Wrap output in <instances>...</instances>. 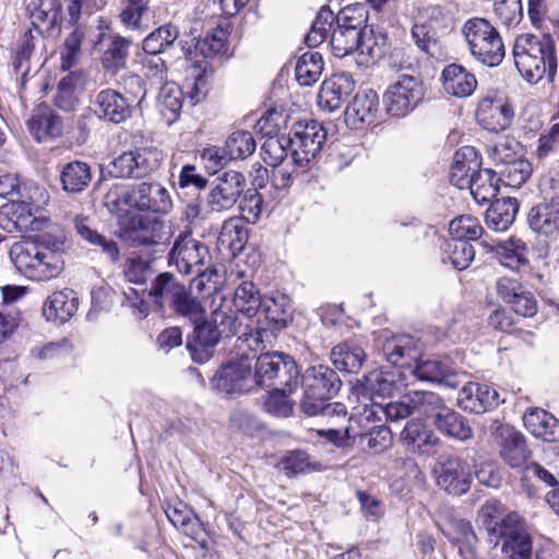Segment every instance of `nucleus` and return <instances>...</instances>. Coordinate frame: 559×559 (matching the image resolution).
<instances>
[{
	"mask_svg": "<svg viewBox=\"0 0 559 559\" xmlns=\"http://www.w3.org/2000/svg\"><path fill=\"white\" fill-rule=\"evenodd\" d=\"M411 402L413 405V413L425 416L431 419L435 425L439 415L448 406L443 399L435 392L430 391H414L411 393Z\"/></svg>",
	"mask_w": 559,
	"mask_h": 559,
	"instance_id": "obj_40",
	"label": "nucleus"
},
{
	"mask_svg": "<svg viewBox=\"0 0 559 559\" xmlns=\"http://www.w3.org/2000/svg\"><path fill=\"white\" fill-rule=\"evenodd\" d=\"M364 389L371 395L388 396L395 390V376L383 370H373L365 376Z\"/></svg>",
	"mask_w": 559,
	"mask_h": 559,
	"instance_id": "obj_56",
	"label": "nucleus"
},
{
	"mask_svg": "<svg viewBox=\"0 0 559 559\" xmlns=\"http://www.w3.org/2000/svg\"><path fill=\"white\" fill-rule=\"evenodd\" d=\"M229 25H218L209 33L201 44V50L206 57L223 56L228 51Z\"/></svg>",
	"mask_w": 559,
	"mask_h": 559,
	"instance_id": "obj_57",
	"label": "nucleus"
},
{
	"mask_svg": "<svg viewBox=\"0 0 559 559\" xmlns=\"http://www.w3.org/2000/svg\"><path fill=\"white\" fill-rule=\"evenodd\" d=\"M298 376V368L290 356L266 353L257 359L253 382L262 388L293 392Z\"/></svg>",
	"mask_w": 559,
	"mask_h": 559,
	"instance_id": "obj_7",
	"label": "nucleus"
},
{
	"mask_svg": "<svg viewBox=\"0 0 559 559\" xmlns=\"http://www.w3.org/2000/svg\"><path fill=\"white\" fill-rule=\"evenodd\" d=\"M492 11L497 22L508 28L515 27L523 19L522 0H495Z\"/></svg>",
	"mask_w": 559,
	"mask_h": 559,
	"instance_id": "obj_53",
	"label": "nucleus"
},
{
	"mask_svg": "<svg viewBox=\"0 0 559 559\" xmlns=\"http://www.w3.org/2000/svg\"><path fill=\"white\" fill-rule=\"evenodd\" d=\"M449 233L452 239L461 241L476 240L483 234L479 221L472 215H462L451 221Z\"/></svg>",
	"mask_w": 559,
	"mask_h": 559,
	"instance_id": "obj_55",
	"label": "nucleus"
},
{
	"mask_svg": "<svg viewBox=\"0 0 559 559\" xmlns=\"http://www.w3.org/2000/svg\"><path fill=\"white\" fill-rule=\"evenodd\" d=\"M433 473L438 487L450 495H464L471 487V466L460 456H440L435 464Z\"/></svg>",
	"mask_w": 559,
	"mask_h": 559,
	"instance_id": "obj_12",
	"label": "nucleus"
},
{
	"mask_svg": "<svg viewBox=\"0 0 559 559\" xmlns=\"http://www.w3.org/2000/svg\"><path fill=\"white\" fill-rule=\"evenodd\" d=\"M261 152L263 160L275 168L286 159L288 152L292 155V141L288 135L271 136L264 141Z\"/></svg>",
	"mask_w": 559,
	"mask_h": 559,
	"instance_id": "obj_52",
	"label": "nucleus"
},
{
	"mask_svg": "<svg viewBox=\"0 0 559 559\" xmlns=\"http://www.w3.org/2000/svg\"><path fill=\"white\" fill-rule=\"evenodd\" d=\"M222 245L228 246L233 251L240 250L248 239V230L241 218L230 217L222 226L218 237Z\"/></svg>",
	"mask_w": 559,
	"mask_h": 559,
	"instance_id": "obj_54",
	"label": "nucleus"
},
{
	"mask_svg": "<svg viewBox=\"0 0 559 559\" xmlns=\"http://www.w3.org/2000/svg\"><path fill=\"white\" fill-rule=\"evenodd\" d=\"M157 105L168 124L179 116L183 105V93L174 82H166L159 90Z\"/></svg>",
	"mask_w": 559,
	"mask_h": 559,
	"instance_id": "obj_39",
	"label": "nucleus"
},
{
	"mask_svg": "<svg viewBox=\"0 0 559 559\" xmlns=\"http://www.w3.org/2000/svg\"><path fill=\"white\" fill-rule=\"evenodd\" d=\"M527 221L531 229L537 234H559V204L543 203L532 207Z\"/></svg>",
	"mask_w": 559,
	"mask_h": 559,
	"instance_id": "obj_30",
	"label": "nucleus"
},
{
	"mask_svg": "<svg viewBox=\"0 0 559 559\" xmlns=\"http://www.w3.org/2000/svg\"><path fill=\"white\" fill-rule=\"evenodd\" d=\"M323 58L319 52L309 51L299 57L295 68L297 82L311 86L319 81L323 71Z\"/></svg>",
	"mask_w": 559,
	"mask_h": 559,
	"instance_id": "obj_41",
	"label": "nucleus"
},
{
	"mask_svg": "<svg viewBox=\"0 0 559 559\" xmlns=\"http://www.w3.org/2000/svg\"><path fill=\"white\" fill-rule=\"evenodd\" d=\"M95 106L100 118L121 123L131 117L133 105L118 91L106 88L96 95Z\"/></svg>",
	"mask_w": 559,
	"mask_h": 559,
	"instance_id": "obj_21",
	"label": "nucleus"
},
{
	"mask_svg": "<svg viewBox=\"0 0 559 559\" xmlns=\"http://www.w3.org/2000/svg\"><path fill=\"white\" fill-rule=\"evenodd\" d=\"M86 82L87 72L85 70L70 71L58 84L56 104L64 110H72L78 103V93L84 90Z\"/></svg>",
	"mask_w": 559,
	"mask_h": 559,
	"instance_id": "obj_29",
	"label": "nucleus"
},
{
	"mask_svg": "<svg viewBox=\"0 0 559 559\" xmlns=\"http://www.w3.org/2000/svg\"><path fill=\"white\" fill-rule=\"evenodd\" d=\"M489 430L502 460L512 468L522 467L531 456L525 437L510 425L492 420Z\"/></svg>",
	"mask_w": 559,
	"mask_h": 559,
	"instance_id": "obj_13",
	"label": "nucleus"
},
{
	"mask_svg": "<svg viewBox=\"0 0 559 559\" xmlns=\"http://www.w3.org/2000/svg\"><path fill=\"white\" fill-rule=\"evenodd\" d=\"M290 393L288 390H272L264 401V409L274 417L292 416L294 404L288 399Z\"/></svg>",
	"mask_w": 559,
	"mask_h": 559,
	"instance_id": "obj_64",
	"label": "nucleus"
},
{
	"mask_svg": "<svg viewBox=\"0 0 559 559\" xmlns=\"http://www.w3.org/2000/svg\"><path fill=\"white\" fill-rule=\"evenodd\" d=\"M252 383L251 365L246 357L229 360L212 378L213 388L227 394L248 392Z\"/></svg>",
	"mask_w": 559,
	"mask_h": 559,
	"instance_id": "obj_17",
	"label": "nucleus"
},
{
	"mask_svg": "<svg viewBox=\"0 0 559 559\" xmlns=\"http://www.w3.org/2000/svg\"><path fill=\"white\" fill-rule=\"evenodd\" d=\"M424 95V84L418 78L402 74L383 94L386 112L396 118L405 117L419 105Z\"/></svg>",
	"mask_w": 559,
	"mask_h": 559,
	"instance_id": "obj_9",
	"label": "nucleus"
},
{
	"mask_svg": "<svg viewBox=\"0 0 559 559\" xmlns=\"http://www.w3.org/2000/svg\"><path fill=\"white\" fill-rule=\"evenodd\" d=\"M359 47L356 49V63L369 67L381 59L388 49V36L384 33L367 28L359 36Z\"/></svg>",
	"mask_w": 559,
	"mask_h": 559,
	"instance_id": "obj_26",
	"label": "nucleus"
},
{
	"mask_svg": "<svg viewBox=\"0 0 559 559\" xmlns=\"http://www.w3.org/2000/svg\"><path fill=\"white\" fill-rule=\"evenodd\" d=\"M383 355L393 366L412 368L420 355L418 342L411 335H395L388 338L382 347Z\"/></svg>",
	"mask_w": 559,
	"mask_h": 559,
	"instance_id": "obj_22",
	"label": "nucleus"
},
{
	"mask_svg": "<svg viewBox=\"0 0 559 559\" xmlns=\"http://www.w3.org/2000/svg\"><path fill=\"white\" fill-rule=\"evenodd\" d=\"M131 41L121 36H115L102 57L106 71L117 73L126 67Z\"/></svg>",
	"mask_w": 559,
	"mask_h": 559,
	"instance_id": "obj_48",
	"label": "nucleus"
},
{
	"mask_svg": "<svg viewBox=\"0 0 559 559\" xmlns=\"http://www.w3.org/2000/svg\"><path fill=\"white\" fill-rule=\"evenodd\" d=\"M359 36L360 33L355 27H334L330 38L332 53L336 58L356 55V49L359 47Z\"/></svg>",
	"mask_w": 559,
	"mask_h": 559,
	"instance_id": "obj_45",
	"label": "nucleus"
},
{
	"mask_svg": "<svg viewBox=\"0 0 559 559\" xmlns=\"http://www.w3.org/2000/svg\"><path fill=\"white\" fill-rule=\"evenodd\" d=\"M481 166L477 151L473 146H463L453 155L450 169V181L459 189H465L469 178L479 170Z\"/></svg>",
	"mask_w": 559,
	"mask_h": 559,
	"instance_id": "obj_24",
	"label": "nucleus"
},
{
	"mask_svg": "<svg viewBox=\"0 0 559 559\" xmlns=\"http://www.w3.org/2000/svg\"><path fill=\"white\" fill-rule=\"evenodd\" d=\"M503 507L497 500L486 501L478 511V522L488 533L503 539L502 552L510 559H530L532 544L522 518L510 512L503 515Z\"/></svg>",
	"mask_w": 559,
	"mask_h": 559,
	"instance_id": "obj_2",
	"label": "nucleus"
},
{
	"mask_svg": "<svg viewBox=\"0 0 559 559\" xmlns=\"http://www.w3.org/2000/svg\"><path fill=\"white\" fill-rule=\"evenodd\" d=\"M104 204L116 215L130 210L166 214L173 206L168 191L157 182L114 186L105 194Z\"/></svg>",
	"mask_w": 559,
	"mask_h": 559,
	"instance_id": "obj_4",
	"label": "nucleus"
},
{
	"mask_svg": "<svg viewBox=\"0 0 559 559\" xmlns=\"http://www.w3.org/2000/svg\"><path fill=\"white\" fill-rule=\"evenodd\" d=\"M211 319L210 321L217 326L224 334V337H231L238 335L245 342L253 341L258 344L261 341V333L258 330L249 329L248 323H243L238 311L234 308V302L230 298L224 296L222 293H215L211 301Z\"/></svg>",
	"mask_w": 559,
	"mask_h": 559,
	"instance_id": "obj_10",
	"label": "nucleus"
},
{
	"mask_svg": "<svg viewBox=\"0 0 559 559\" xmlns=\"http://www.w3.org/2000/svg\"><path fill=\"white\" fill-rule=\"evenodd\" d=\"M526 247L520 239H510L500 243L497 249V255L501 264L508 267H518L526 262Z\"/></svg>",
	"mask_w": 559,
	"mask_h": 559,
	"instance_id": "obj_61",
	"label": "nucleus"
},
{
	"mask_svg": "<svg viewBox=\"0 0 559 559\" xmlns=\"http://www.w3.org/2000/svg\"><path fill=\"white\" fill-rule=\"evenodd\" d=\"M435 427L441 433L460 441H466L473 437V428L468 420L449 406L439 415Z\"/></svg>",
	"mask_w": 559,
	"mask_h": 559,
	"instance_id": "obj_37",
	"label": "nucleus"
},
{
	"mask_svg": "<svg viewBox=\"0 0 559 559\" xmlns=\"http://www.w3.org/2000/svg\"><path fill=\"white\" fill-rule=\"evenodd\" d=\"M193 336L188 341L187 347L191 357L197 362L207 360L212 355V348L224 334L211 321L194 323Z\"/></svg>",
	"mask_w": 559,
	"mask_h": 559,
	"instance_id": "obj_23",
	"label": "nucleus"
},
{
	"mask_svg": "<svg viewBox=\"0 0 559 559\" xmlns=\"http://www.w3.org/2000/svg\"><path fill=\"white\" fill-rule=\"evenodd\" d=\"M474 257V247L468 241L451 239L443 247L442 261L450 262L459 271L467 269Z\"/></svg>",
	"mask_w": 559,
	"mask_h": 559,
	"instance_id": "obj_47",
	"label": "nucleus"
},
{
	"mask_svg": "<svg viewBox=\"0 0 559 559\" xmlns=\"http://www.w3.org/2000/svg\"><path fill=\"white\" fill-rule=\"evenodd\" d=\"M85 39V32L76 26L66 38L60 49V69L69 71L74 68L82 56V44Z\"/></svg>",
	"mask_w": 559,
	"mask_h": 559,
	"instance_id": "obj_49",
	"label": "nucleus"
},
{
	"mask_svg": "<svg viewBox=\"0 0 559 559\" xmlns=\"http://www.w3.org/2000/svg\"><path fill=\"white\" fill-rule=\"evenodd\" d=\"M513 58L526 82L536 84L544 78L550 83L555 81L558 60L555 41L549 35H519L513 45Z\"/></svg>",
	"mask_w": 559,
	"mask_h": 559,
	"instance_id": "obj_1",
	"label": "nucleus"
},
{
	"mask_svg": "<svg viewBox=\"0 0 559 559\" xmlns=\"http://www.w3.org/2000/svg\"><path fill=\"white\" fill-rule=\"evenodd\" d=\"M119 216V237L132 245H155L168 239L163 221L139 214Z\"/></svg>",
	"mask_w": 559,
	"mask_h": 559,
	"instance_id": "obj_11",
	"label": "nucleus"
},
{
	"mask_svg": "<svg viewBox=\"0 0 559 559\" xmlns=\"http://www.w3.org/2000/svg\"><path fill=\"white\" fill-rule=\"evenodd\" d=\"M519 204L514 198H501L491 201L486 213V223L496 231L507 230L514 222Z\"/></svg>",
	"mask_w": 559,
	"mask_h": 559,
	"instance_id": "obj_33",
	"label": "nucleus"
},
{
	"mask_svg": "<svg viewBox=\"0 0 559 559\" xmlns=\"http://www.w3.org/2000/svg\"><path fill=\"white\" fill-rule=\"evenodd\" d=\"M280 464L282 471L289 477L317 469V464L312 463L310 456L304 451L289 452Z\"/></svg>",
	"mask_w": 559,
	"mask_h": 559,
	"instance_id": "obj_63",
	"label": "nucleus"
},
{
	"mask_svg": "<svg viewBox=\"0 0 559 559\" xmlns=\"http://www.w3.org/2000/svg\"><path fill=\"white\" fill-rule=\"evenodd\" d=\"M380 100L373 90L358 92L345 110V121L353 129H361L377 122Z\"/></svg>",
	"mask_w": 559,
	"mask_h": 559,
	"instance_id": "obj_18",
	"label": "nucleus"
},
{
	"mask_svg": "<svg viewBox=\"0 0 559 559\" xmlns=\"http://www.w3.org/2000/svg\"><path fill=\"white\" fill-rule=\"evenodd\" d=\"M412 373L419 380L441 382L453 373L449 359L415 360Z\"/></svg>",
	"mask_w": 559,
	"mask_h": 559,
	"instance_id": "obj_43",
	"label": "nucleus"
},
{
	"mask_svg": "<svg viewBox=\"0 0 559 559\" xmlns=\"http://www.w3.org/2000/svg\"><path fill=\"white\" fill-rule=\"evenodd\" d=\"M64 241L63 228L37 213V280L48 281L62 272Z\"/></svg>",
	"mask_w": 559,
	"mask_h": 559,
	"instance_id": "obj_5",
	"label": "nucleus"
},
{
	"mask_svg": "<svg viewBox=\"0 0 559 559\" xmlns=\"http://www.w3.org/2000/svg\"><path fill=\"white\" fill-rule=\"evenodd\" d=\"M462 34L471 55L488 67L499 66L506 55L502 38L497 28L484 17L468 19Z\"/></svg>",
	"mask_w": 559,
	"mask_h": 559,
	"instance_id": "obj_6",
	"label": "nucleus"
},
{
	"mask_svg": "<svg viewBox=\"0 0 559 559\" xmlns=\"http://www.w3.org/2000/svg\"><path fill=\"white\" fill-rule=\"evenodd\" d=\"M442 85L447 94L454 97H467L477 87V80L463 66L452 63L442 71Z\"/></svg>",
	"mask_w": 559,
	"mask_h": 559,
	"instance_id": "obj_25",
	"label": "nucleus"
},
{
	"mask_svg": "<svg viewBox=\"0 0 559 559\" xmlns=\"http://www.w3.org/2000/svg\"><path fill=\"white\" fill-rule=\"evenodd\" d=\"M185 286L177 282V280L169 273L159 274L152 283L147 296L153 299V302L163 309L165 306L170 308L180 298V294Z\"/></svg>",
	"mask_w": 559,
	"mask_h": 559,
	"instance_id": "obj_32",
	"label": "nucleus"
},
{
	"mask_svg": "<svg viewBox=\"0 0 559 559\" xmlns=\"http://www.w3.org/2000/svg\"><path fill=\"white\" fill-rule=\"evenodd\" d=\"M135 178L145 177L157 170L163 160V155L154 148H142L133 151Z\"/></svg>",
	"mask_w": 559,
	"mask_h": 559,
	"instance_id": "obj_62",
	"label": "nucleus"
},
{
	"mask_svg": "<svg viewBox=\"0 0 559 559\" xmlns=\"http://www.w3.org/2000/svg\"><path fill=\"white\" fill-rule=\"evenodd\" d=\"M525 428L536 438L550 442L559 429L558 420L542 408H531L523 415Z\"/></svg>",
	"mask_w": 559,
	"mask_h": 559,
	"instance_id": "obj_31",
	"label": "nucleus"
},
{
	"mask_svg": "<svg viewBox=\"0 0 559 559\" xmlns=\"http://www.w3.org/2000/svg\"><path fill=\"white\" fill-rule=\"evenodd\" d=\"M179 36L178 28L173 24H164L150 33L142 43L143 50L157 56L170 47Z\"/></svg>",
	"mask_w": 559,
	"mask_h": 559,
	"instance_id": "obj_46",
	"label": "nucleus"
},
{
	"mask_svg": "<svg viewBox=\"0 0 559 559\" xmlns=\"http://www.w3.org/2000/svg\"><path fill=\"white\" fill-rule=\"evenodd\" d=\"M459 406L469 413L481 414L500 404L498 392L488 384L468 382L459 392Z\"/></svg>",
	"mask_w": 559,
	"mask_h": 559,
	"instance_id": "obj_19",
	"label": "nucleus"
},
{
	"mask_svg": "<svg viewBox=\"0 0 559 559\" xmlns=\"http://www.w3.org/2000/svg\"><path fill=\"white\" fill-rule=\"evenodd\" d=\"M366 358L361 347L354 343L344 342L332 348L331 360L341 371L357 372Z\"/></svg>",
	"mask_w": 559,
	"mask_h": 559,
	"instance_id": "obj_38",
	"label": "nucleus"
},
{
	"mask_svg": "<svg viewBox=\"0 0 559 559\" xmlns=\"http://www.w3.org/2000/svg\"><path fill=\"white\" fill-rule=\"evenodd\" d=\"M246 186L245 176L235 170L219 175L207 193L206 205L211 212L230 210L238 201Z\"/></svg>",
	"mask_w": 559,
	"mask_h": 559,
	"instance_id": "obj_16",
	"label": "nucleus"
},
{
	"mask_svg": "<svg viewBox=\"0 0 559 559\" xmlns=\"http://www.w3.org/2000/svg\"><path fill=\"white\" fill-rule=\"evenodd\" d=\"M532 166L525 159H518L513 163L504 165V169L500 170L498 178L500 182L511 188H520L531 177Z\"/></svg>",
	"mask_w": 559,
	"mask_h": 559,
	"instance_id": "obj_59",
	"label": "nucleus"
},
{
	"mask_svg": "<svg viewBox=\"0 0 559 559\" xmlns=\"http://www.w3.org/2000/svg\"><path fill=\"white\" fill-rule=\"evenodd\" d=\"M372 415L383 414L389 421H400L413 415V405L411 402V393L404 396V400L390 402L386 404L374 403L371 406Z\"/></svg>",
	"mask_w": 559,
	"mask_h": 559,
	"instance_id": "obj_60",
	"label": "nucleus"
},
{
	"mask_svg": "<svg viewBox=\"0 0 559 559\" xmlns=\"http://www.w3.org/2000/svg\"><path fill=\"white\" fill-rule=\"evenodd\" d=\"M476 119L490 132L504 131L514 119V107L507 97L497 93L488 94L478 104Z\"/></svg>",
	"mask_w": 559,
	"mask_h": 559,
	"instance_id": "obj_15",
	"label": "nucleus"
},
{
	"mask_svg": "<svg viewBox=\"0 0 559 559\" xmlns=\"http://www.w3.org/2000/svg\"><path fill=\"white\" fill-rule=\"evenodd\" d=\"M60 179L66 191L80 192L92 180L90 166L79 160L68 163L61 171Z\"/></svg>",
	"mask_w": 559,
	"mask_h": 559,
	"instance_id": "obj_42",
	"label": "nucleus"
},
{
	"mask_svg": "<svg viewBox=\"0 0 559 559\" xmlns=\"http://www.w3.org/2000/svg\"><path fill=\"white\" fill-rule=\"evenodd\" d=\"M341 384L336 372L328 366L309 367L301 379L304 389L301 409L309 416L345 417V405L328 403L338 392Z\"/></svg>",
	"mask_w": 559,
	"mask_h": 559,
	"instance_id": "obj_3",
	"label": "nucleus"
},
{
	"mask_svg": "<svg viewBox=\"0 0 559 559\" xmlns=\"http://www.w3.org/2000/svg\"><path fill=\"white\" fill-rule=\"evenodd\" d=\"M468 180L466 188L469 189L474 200L479 204L491 202L499 192L500 178L492 169L479 168L474 177Z\"/></svg>",
	"mask_w": 559,
	"mask_h": 559,
	"instance_id": "obj_34",
	"label": "nucleus"
},
{
	"mask_svg": "<svg viewBox=\"0 0 559 559\" xmlns=\"http://www.w3.org/2000/svg\"><path fill=\"white\" fill-rule=\"evenodd\" d=\"M520 143L514 139L502 138L487 150L489 158L496 164L507 165L521 158Z\"/></svg>",
	"mask_w": 559,
	"mask_h": 559,
	"instance_id": "obj_58",
	"label": "nucleus"
},
{
	"mask_svg": "<svg viewBox=\"0 0 559 559\" xmlns=\"http://www.w3.org/2000/svg\"><path fill=\"white\" fill-rule=\"evenodd\" d=\"M230 300L234 302V308L248 319L252 318L261 307V296L251 282L241 283Z\"/></svg>",
	"mask_w": 559,
	"mask_h": 559,
	"instance_id": "obj_44",
	"label": "nucleus"
},
{
	"mask_svg": "<svg viewBox=\"0 0 559 559\" xmlns=\"http://www.w3.org/2000/svg\"><path fill=\"white\" fill-rule=\"evenodd\" d=\"M207 257V248L201 241L186 235L175 241L168 261L180 273L199 276L204 273L203 265Z\"/></svg>",
	"mask_w": 559,
	"mask_h": 559,
	"instance_id": "obj_14",
	"label": "nucleus"
},
{
	"mask_svg": "<svg viewBox=\"0 0 559 559\" xmlns=\"http://www.w3.org/2000/svg\"><path fill=\"white\" fill-rule=\"evenodd\" d=\"M60 2L58 0H40L37 4V32L51 36L59 33L58 25L60 14Z\"/></svg>",
	"mask_w": 559,
	"mask_h": 559,
	"instance_id": "obj_50",
	"label": "nucleus"
},
{
	"mask_svg": "<svg viewBox=\"0 0 559 559\" xmlns=\"http://www.w3.org/2000/svg\"><path fill=\"white\" fill-rule=\"evenodd\" d=\"M402 438L413 447L414 451L423 454L431 453L440 442L439 438L418 420H411L406 424L402 431Z\"/></svg>",
	"mask_w": 559,
	"mask_h": 559,
	"instance_id": "obj_35",
	"label": "nucleus"
},
{
	"mask_svg": "<svg viewBox=\"0 0 559 559\" xmlns=\"http://www.w3.org/2000/svg\"><path fill=\"white\" fill-rule=\"evenodd\" d=\"M79 308V299L73 290L55 292L43 307V314L48 321L66 322Z\"/></svg>",
	"mask_w": 559,
	"mask_h": 559,
	"instance_id": "obj_28",
	"label": "nucleus"
},
{
	"mask_svg": "<svg viewBox=\"0 0 559 559\" xmlns=\"http://www.w3.org/2000/svg\"><path fill=\"white\" fill-rule=\"evenodd\" d=\"M288 136L292 141V160L304 168L321 152L326 130L316 120L298 121L294 123Z\"/></svg>",
	"mask_w": 559,
	"mask_h": 559,
	"instance_id": "obj_8",
	"label": "nucleus"
},
{
	"mask_svg": "<svg viewBox=\"0 0 559 559\" xmlns=\"http://www.w3.org/2000/svg\"><path fill=\"white\" fill-rule=\"evenodd\" d=\"M73 225L76 234L91 246L100 249L110 261L116 262L119 260L120 251L118 245L111 238L99 234L86 216L78 215L73 219Z\"/></svg>",
	"mask_w": 559,
	"mask_h": 559,
	"instance_id": "obj_27",
	"label": "nucleus"
},
{
	"mask_svg": "<svg viewBox=\"0 0 559 559\" xmlns=\"http://www.w3.org/2000/svg\"><path fill=\"white\" fill-rule=\"evenodd\" d=\"M355 86L356 82L352 74L346 72L333 74L321 85L319 93L320 107L328 111L337 110L354 92Z\"/></svg>",
	"mask_w": 559,
	"mask_h": 559,
	"instance_id": "obj_20",
	"label": "nucleus"
},
{
	"mask_svg": "<svg viewBox=\"0 0 559 559\" xmlns=\"http://www.w3.org/2000/svg\"><path fill=\"white\" fill-rule=\"evenodd\" d=\"M229 159H246L257 147L253 134L246 130H236L225 141Z\"/></svg>",
	"mask_w": 559,
	"mask_h": 559,
	"instance_id": "obj_51",
	"label": "nucleus"
},
{
	"mask_svg": "<svg viewBox=\"0 0 559 559\" xmlns=\"http://www.w3.org/2000/svg\"><path fill=\"white\" fill-rule=\"evenodd\" d=\"M11 260L16 270L29 280L35 278V236L23 235L10 250Z\"/></svg>",
	"mask_w": 559,
	"mask_h": 559,
	"instance_id": "obj_36",
	"label": "nucleus"
}]
</instances>
